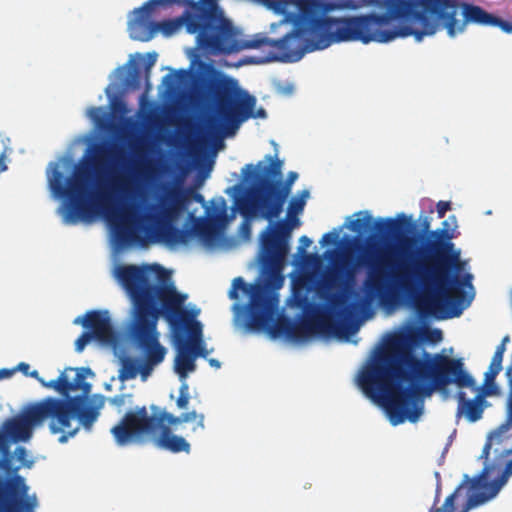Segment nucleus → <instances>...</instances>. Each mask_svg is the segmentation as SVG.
Segmentation results:
<instances>
[{
  "label": "nucleus",
  "instance_id": "nucleus-13",
  "mask_svg": "<svg viewBox=\"0 0 512 512\" xmlns=\"http://www.w3.org/2000/svg\"><path fill=\"white\" fill-rule=\"evenodd\" d=\"M300 0H260L259 3L264 5L266 8L272 10L274 13L278 15H283L284 20L286 22L293 24V29L283 36L280 39H270L268 37H264L261 34L255 35L253 39L244 40L241 39L240 36H237V45H245L255 43L257 45L251 47H245L246 49H256L261 46H269L273 48L277 54L270 56L268 60H281V61H298L300 60L305 53L312 52L310 49H303V51L298 52V48H294L298 46L300 42V36L295 35L297 30V21L298 16L300 15V9L298 6V2Z\"/></svg>",
  "mask_w": 512,
  "mask_h": 512
},
{
  "label": "nucleus",
  "instance_id": "nucleus-15",
  "mask_svg": "<svg viewBox=\"0 0 512 512\" xmlns=\"http://www.w3.org/2000/svg\"><path fill=\"white\" fill-rule=\"evenodd\" d=\"M292 231V227L285 222H277L274 227L269 225L263 234L262 248L264 252V261L267 265L272 267V270L268 274L266 285L264 288L268 291V287L274 290H278L283 286L284 277L282 276L280 269L282 262L288 251L287 239L289 238ZM251 290L256 285H248ZM257 286H262L258 284ZM270 297H276L267 292Z\"/></svg>",
  "mask_w": 512,
  "mask_h": 512
},
{
  "label": "nucleus",
  "instance_id": "nucleus-14",
  "mask_svg": "<svg viewBox=\"0 0 512 512\" xmlns=\"http://www.w3.org/2000/svg\"><path fill=\"white\" fill-rule=\"evenodd\" d=\"M155 420L152 424L155 433L154 445L162 450L169 451L171 453H190L191 446L189 442L182 436H178L173 433V429L177 430V427L183 423L194 422L192 426V432L204 430L205 417L203 414H198L196 411L182 413L179 416H175L166 411L154 412L150 415Z\"/></svg>",
  "mask_w": 512,
  "mask_h": 512
},
{
  "label": "nucleus",
  "instance_id": "nucleus-5",
  "mask_svg": "<svg viewBox=\"0 0 512 512\" xmlns=\"http://www.w3.org/2000/svg\"><path fill=\"white\" fill-rule=\"evenodd\" d=\"M116 277L134 305L129 335L145 354L139 373L146 379L166 355V348L159 343L156 331L158 318L160 315L167 321L175 318L186 296L179 294L173 284H165L167 271L158 264L119 266Z\"/></svg>",
  "mask_w": 512,
  "mask_h": 512
},
{
  "label": "nucleus",
  "instance_id": "nucleus-6",
  "mask_svg": "<svg viewBox=\"0 0 512 512\" xmlns=\"http://www.w3.org/2000/svg\"><path fill=\"white\" fill-rule=\"evenodd\" d=\"M88 375H94L89 367H67L53 380H40V384L58 392L61 397H45L33 404L32 418L38 425L47 424L52 434H60L59 442L65 443L76 435L83 426L90 430L99 417L103 406V397L93 405L88 396L92 385L85 381Z\"/></svg>",
  "mask_w": 512,
  "mask_h": 512
},
{
  "label": "nucleus",
  "instance_id": "nucleus-48",
  "mask_svg": "<svg viewBox=\"0 0 512 512\" xmlns=\"http://www.w3.org/2000/svg\"><path fill=\"white\" fill-rule=\"evenodd\" d=\"M188 72L186 70H178L175 74L177 81H181L183 78L187 76Z\"/></svg>",
  "mask_w": 512,
  "mask_h": 512
},
{
  "label": "nucleus",
  "instance_id": "nucleus-47",
  "mask_svg": "<svg viewBox=\"0 0 512 512\" xmlns=\"http://www.w3.org/2000/svg\"><path fill=\"white\" fill-rule=\"evenodd\" d=\"M208 362H209L210 366L215 369H219L221 367L220 361L215 358L208 359Z\"/></svg>",
  "mask_w": 512,
  "mask_h": 512
},
{
  "label": "nucleus",
  "instance_id": "nucleus-42",
  "mask_svg": "<svg viewBox=\"0 0 512 512\" xmlns=\"http://www.w3.org/2000/svg\"><path fill=\"white\" fill-rule=\"evenodd\" d=\"M505 346L504 344H500L496 347V350L494 352V355L493 357H496V359H502L503 360V355H504V352H505Z\"/></svg>",
  "mask_w": 512,
  "mask_h": 512
},
{
  "label": "nucleus",
  "instance_id": "nucleus-19",
  "mask_svg": "<svg viewBox=\"0 0 512 512\" xmlns=\"http://www.w3.org/2000/svg\"><path fill=\"white\" fill-rule=\"evenodd\" d=\"M25 479L15 475L4 482L0 478V509L5 512H35L36 495H28Z\"/></svg>",
  "mask_w": 512,
  "mask_h": 512
},
{
  "label": "nucleus",
  "instance_id": "nucleus-27",
  "mask_svg": "<svg viewBox=\"0 0 512 512\" xmlns=\"http://www.w3.org/2000/svg\"><path fill=\"white\" fill-rule=\"evenodd\" d=\"M309 192L304 190L300 197H294L290 200L288 205V217L289 221H281L288 223L292 229L299 225V219L296 217L298 213H301L304 209L306 198L308 197Z\"/></svg>",
  "mask_w": 512,
  "mask_h": 512
},
{
  "label": "nucleus",
  "instance_id": "nucleus-36",
  "mask_svg": "<svg viewBox=\"0 0 512 512\" xmlns=\"http://www.w3.org/2000/svg\"><path fill=\"white\" fill-rule=\"evenodd\" d=\"M338 273H339V270L335 269L332 273H330L328 276L325 277L324 286L326 288L330 289L334 286Z\"/></svg>",
  "mask_w": 512,
  "mask_h": 512
},
{
  "label": "nucleus",
  "instance_id": "nucleus-30",
  "mask_svg": "<svg viewBox=\"0 0 512 512\" xmlns=\"http://www.w3.org/2000/svg\"><path fill=\"white\" fill-rule=\"evenodd\" d=\"M141 84V72L137 66H133L129 69L125 85L131 89H139Z\"/></svg>",
  "mask_w": 512,
  "mask_h": 512
},
{
  "label": "nucleus",
  "instance_id": "nucleus-33",
  "mask_svg": "<svg viewBox=\"0 0 512 512\" xmlns=\"http://www.w3.org/2000/svg\"><path fill=\"white\" fill-rule=\"evenodd\" d=\"M338 237L339 235L337 232L326 233L322 236L320 243L322 245L336 244L338 242Z\"/></svg>",
  "mask_w": 512,
  "mask_h": 512
},
{
  "label": "nucleus",
  "instance_id": "nucleus-24",
  "mask_svg": "<svg viewBox=\"0 0 512 512\" xmlns=\"http://www.w3.org/2000/svg\"><path fill=\"white\" fill-rule=\"evenodd\" d=\"M32 414L33 409L30 405L22 417L8 419L3 425L5 433L14 441L27 440L31 435V429L39 426L37 420L32 418Z\"/></svg>",
  "mask_w": 512,
  "mask_h": 512
},
{
  "label": "nucleus",
  "instance_id": "nucleus-37",
  "mask_svg": "<svg viewBox=\"0 0 512 512\" xmlns=\"http://www.w3.org/2000/svg\"><path fill=\"white\" fill-rule=\"evenodd\" d=\"M355 280V270L353 268H349L345 270V289L350 287Z\"/></svg>",
  "mask_w": 512,
  "mask_h": 512
},
{
  "label": "nucleus",
  "instance_id": "nucleus-49",
  "mask_svg": "<svg viewBox=\"0 0 512 512\" xmlns=\"http://www.w3.org/2000/svg\"><path fill=\"white\" fill-rule=\"evenodd\" d=\"M410 242H411V239H409V238H405V239L401 242V245H400V251H401L402 253H404V251H405V249H404L405 245H406V244H409Z\"/></svg>",
  "mask_w": 512,
  "mask_h": 512
},
{
  "label": "nucleus",
  "instance_id": "nucleus-50",
  "mask_svg": "<svg viewBox=\"0 0 512 512\" xmlns=\"http://www.w3.org/2000/svg\"><path fill=\"white\" fill-rule=\"evenodd\" d=\"M29 376L32 377V378H35L37 379L39 382L40 380H43L40 376H39V373L37 370H34L32 372H29Z\"/></svg>",
  "mask_w": 512,
  "mask_h": 512
},
{
  "label": "nucleus",
  "instance_id": "nucleus-17",
  "mask_svg": "<svg viewBox=\"0 0 512 512\" xmlns=\"http://www.w3.org/2000/svg\"><path fill=\"white\" fill-rule=\"evenodd\" d=\"M154 422L146 406L137 407L126 412L119 423L111 429V433L119 446L129 445L145 436L154 442Z\"/></svg>",
  "mask_w": 512,
  "mask_h": 512
},
{
  "label": "nucleus",
  "instance_id": "nucleus-39",
  "mask_svg": "<svg viewBox=\"0 0 512 512\" xmlns=\"http://www.w3.org/2000/svg\"><path fill=\"white\" fill-rule=\"evenodd\" d=\"M299 242H300V246H299L300 253H304L305 249L308 248L312 244L311 239L307 236H302L300 238Z\"/></svg>",
  "mask_w": 512,
  "mask_h": 512
},
{
  "label": "nucleus",
  "instance_id": "nucleus-51",
  "mask_svg": "<svg viewBox=\"0 0 512 512\" xmlns=\"http://www.w3.org/2000/svg\"><path fill=\"white\" fill-rule=\"evenodd\" d=\"M422 227H423V231H427L430 227V222L429 220L426 218L424 219V221L422 222Z\"/></svg>",
  "mask_w": 512,
  "mask_h": 512
},
{
  "label": "nucleus",
  "instance_id": "nucleus-22",
  "mask_svg": "<svg viewBox=\"0 0 512 512\" xmlns=\"http://www.w3.org/2000/svg\"><path fill=\"white\" fill-rule=\"evenodd\" d=\"M82 325L89 329L94 339L105 345H114L117 342V334L112 325L109 312L106 310L90 311Z\"/></svg>",
  "mask_w": 512,
  "mask_h": 512
},
{
  "label": "nucleus",
  "instance_id": "nucleus-25",
  "mask_svg": "<svg viewBox=\"0 0 512 512\" xmlns=\"http://www.w3.org/2000/svg\"><path fill=\"white\" fill-rule=\"evenodd\" d=\"M177 355L175 358V371L181 379H185L189 372L196 369L195 355H192L189 350L176 338Z\"/></svg>",
  "mask_w": 512,
  "mask_h": 512
},
{
  "label": "nucleus",
  "instance_id": "nucleus-44",
  "mask_svg": "<svg viewBox=\"0 0 512 512\" xmlns=\"http://www.w3.org/2000/svg\"><path fill=\"white\" fill-rule=\"evenodd\" d=\"M16 370L21 371L24 375H29L30 365L25 362H21L18 364Z\"/></svg>",
  "mask_w": 512,
  "mask_h": 512
},
{
  "label": "nucleus",
  "instance_id": "nucleus-35",
  "mask_svg": "<svg viewBox=\"0 0 512 512\" xmlns=\"http://www.w3.org/2000/svg\"><path fill=\"white\" fill-rule=\"evenodd\" d=\"M437 213L439 218H443L447 211L451 209L450 202L447 201H439L436 205Z\"/></svg>",
  "mask_w": 512,
  "mask_h": 512
},
{
  "label": "nucleus",
  "instance_id": "nucleus-53",
  "mask_svg": "<svg viewBox=\"0 0 512 512\" xmlns=\"http://www.w3.org/2000/svg\"><path fill=\"white\" fill-rule=\"evenodd\" d=\"M4 445V436L0 433V448Z\"/></svg>",
  "mask_w": 512,
  "mask_h": 512
},
{
  "label": "nucleus",
  "instance_id": "nucleus-32",
  "mask_svg": "<svg viewBox=\"0 0 512 512\" xmlns=\"http://www.w3.org/2000/svg\"><path fill=\"white\" fill-rule=\"evenodd\" d=\"M94 339V336L89 332H83L75 341V350L77 352H82L86 345Z\"/></svg>",
  "mask_w": 512,
  "mask_h": 512
},
{
  "label": "nucleus",
  "instance_id": "nucleus-43",
  "mask_svg": "<svg viewBox=\"0 0 512 512\" xmlns=\"http://www.w3.org/2000/svg\"><path fill=\"white\" fill-rule=\"evenodd\" d=\"M430 333L432 341L438 342L442 340V331L440 329H433Z\"/></svg>",
  "mask_w": 512,
  "mask_h": 512
},
{
  "label": "nucleus",
  "instance_id": "nucleus-1",
  "mask_svg": "<svg viewBox=\"0 0 512 512\" xmlns=\"http://www.w3.org/2000/svg\"><path fill=\"white\" fill-rule=\"evenodd\" d=\"M48 174V182L53 194L67 201L62 213L63 222L75 225L78 222H91L101 215L111 227L115 241L120 247L133 244L145 245L150 242H163L168 245L184 244L189 239V231L179 229L173 221L186 207L188 194L179 184L165 183L163 194L158 198L157 213H148L144 220L135 219L127 207L116 204L115 195L127 196L130 193L129 181L125 177H114L106 184L99 183L94 192L88 190L90 169L88 165L76 166L72 176L65 178L57 163Z\"/></svg>",
  "mask_w": 512,
  "mask_h": 512
},
{
  "label": "nucleus",
  "instance_id": "nucleus-2",
  "mask_svg": "<svg viewBox=\"0 0 512 512\" xmlns=\"http://www.w3.org/2000/svg\"><path fill=\"white\" fill-rule=\"evenodd\" d=\"M429 0H300L296 34L299 51L333 43H387L412 36L424 39Z\"/></svg>",
  "mask_w": 512,
  "mask_h": 512
},
{
  "label": "nucleus",
  "instance_id": "nucleus-38",
  "mask_svg": "<svg viewBox=\"0 0 512 512\" xmlns=\"http://www.w3.org/2000/svg\"><path fill=\"white\" fill-rule=\"evenodd\" d=\"M493 446L494 445L491 443V441L487 440L479 458L483 459L486 462L489 458L490 450L492 449Z\"/></svg>",
  "mask_w": 512,
  "mask_h": 512
},
{
  "label": "nucleus",
  "instance_id": "nucleus-4",
  "mask_svg": "<svg viewBox=\"0 0 512 512\" xmlns=\"http://www.w3.org/2000/svg\"><path fill=\"white\" fill-rule=\"evenodd\" d=\"M443 228L431 232L435 241L431 243L434 253L409 265L405 261L392 264L388 254H380L376 259L366 257L363 264L368 268L363 283L368 301L379 299L389 301L395 293L411 294L420 285L425 291L421 301L429 313L436 314L448 310L449 316H459L464 307L465 285H471V274L462 279L460 250H456L451 242L453 234L448 228V221Z\"/></svg>",
  "mask_w": 512,
  "mask_h": 512
},
{
  "label": "nucleus",
  "instance_id": "nucleus-9",
  "mask_svg": "<svg viewBox=\"0 0 512 512\" xmlns=\"http://www.w3.org/2000/svg\"><path fill=\"white\" fill-rule=\"evenodd\" d=\"M204 97L212 111L207 118V128L213 134L233 135L242 122L251 117L266 116L263 108L253 114L255 97L240 89L237 81L230 77L210 79Z\"/></svg>",
  "mask_w": 512,
  "mask_h": 512
},
{
  "label": "nucleus",
  "instance_id": "nucleus-20",
  "mask_svg": "<svg viewBox=\"0 0 512 512\" xmlns=\"http://www.w3.org/2000/svg\"><path fill=\"white\" fill-rule=\"evenodd\" d=\"M355 215L357 218L351 221L349 228L358 235L375 230L376 234L382 237H398L411 224L410 219L404 214L398 215L397 218L378 219L375 222L367 211H359Z\"/></svg>",
  "mask_w": 512,
  "mask_h": 512
},
{
  "label": "nucleus",
  "instance_id": "nucleus-52",
  "mask_svg": "<svg viewBox=\"0 0 512 512\" xmlns=\"http://www.w3.org/2000/svg\"><path fill=\"white\" fill-rule=\"evenodd\" d=\"M195 200H196L197 202H202V201H203V196H202L201 194H196V195H195Z\"/></svg>",
  "mask_w": 512,
  "mask_h": 512
},
{
  "label": "nucleus",
  "instance_id": "nucleus-55",
  "mask_svg": "<svg viewBox=\"0 0 512 512\" xmlns=\"http://www.w3.org/2000/svg\"><path fill=\"white\" fill-rule=\"evenodd\" d=\"M375 236H376V235H371V236H369V238H368V239H369V240H372V239H374V238H375Z\"/></svg>",
  "mask_w": 512,
  "mask_h": 512
},
{
  "label": "nucleus",
  "instance_id": "nucleus-21",
  "mask_svg": "<svg viewBox=\"0 0 512 512\" xmlns=\"http://www.w3.org/2000/svg\"><path fill=\"white\" fill-rule=\"evenodd\" d=\"M196 313H190L189 311L182 309V305L179 306V314L175 315L171 321H168L171 325L176 326L183 324L187 330L188 337L184 335L177 336V339L189 350L195 358L202 357L207 358L209 352L206 348V344L203 340L202 324L194 320Z\"/></svg>",
  "mask_w": 512,
  "mask_h": 512
},
{
  "label": "nucleus",
  "instance_id": "nucleus-8",
  "mask_svg": "<svg viewBox=\"0 0 512 512\" xmlns=\"http://www.w3.org/2000/svg\"><path fill=\"white\" fill-rule=\"evenodd\" d=\"M283 161L277 157L266 155L264 161L256 166L247 164L242 169L246 180H252L251 201H237L240 212L248 215L250 207L257 210L266 220H273L282 213L284 204L290 194L291 186L298 178L296 172H289L285 181L282 180Z\"/></svg>",
  "mask_w": 512,
  "mask_h": 512
},
{
  "label": "nucleus",
  "instance_id": "nucleus-11",
  "mask_svg": "<svg viewBox=\"0 0 512 512\" xmlns=\"http://www.w3.org/2000/svg\"><path fill=\"white\" fill-rule=\"evenodd\" d=\"M238 290L250 296L247 324L251 329L265 331L273 338L285 336L294 341L308 339L300 321L294 322L287 317H282L275 321L278 300L276 297H270L264 287L255 286L251 290L242 277H237L232 282L229 297L237 299Z\"/></svg>",
  "mask_w": 512,
  "mask_h": 512
},
{
  "label": "nucleus",
  "instance_id": "nucleus-29",
  "mask_svg": "<svg viewBox=\"0 0 512 512\" xmlns=\"http://www.w3.org/2000/svg\"><path fill=\"white\" fill-rule=\"evenodd\" d=\"M139 373V365L133 359L127 358L122 361L119 378L121 380L134 379Z\"/></svg>",
  "mask_w": 512,
  "mask_h": 512
},
{
  "label": "nucleus",
  "instance_id": "nucleus-57",
  "mask_svg": "<svg viewBox=\"0 0 512 512\" xmlns=\"http://www.w3.org/2000/svg\"><path fill=\"white\" fill-rule=\"evenodd\" d=\"M253 1L259 3L260 0H253Z\"/></svg>",
  "mask_w": 512,
  "mask_h": 512
},
{
  "label": "nucleus",
  "instance_id": "nucleus-28",
  "mask_svg": "<svg viewBox=\"0 0 512 512\" xmlns=\"http://www.w3.org/2000/svg\"><path fill=\"white\" fill-rule=\"evenodd\" d=\"M502 359H496V357H492V361L490 363L488 371L485 373V385L488 386L487 389H491L496 393V386L494 384L495 378L502 370Z\"/></svg>",
  "mask_w": 512,
  "mask_h": 512
},
{
  "label": "nucleus",
  "instance_id": "nucleus-3",
  "mask_svg": "<svg viewBox=\"0 0 512 512\" xmlns=\"http://www.w3.org/2000/svg\"><path fill=\"white\" fill-rule=\"evenodd\" d=\"M413 334H398L384 351L358 375V385L372 401L381 404L393 425L405 420L416 422L422 408L421 396L443 391L449 385L478 391L474 378L464 369L462 359L425 353L419 358L412 350Z\"/></svg>",
  "mask_w": 512,
  "mask_h": 512
},
{
  "label": "nucleus",
  "instance_id": "nucleus-18",
  "mask_svg": "<svg viewBox=\"0 0 512 512\" xmlns=\"http://www.w3.org/2000/svg\"><path fill=\"white\" fill-rule=\"evenodd\" d=\"M471 480L467 475L464 481L448 495L441 506H437L440 488L436 490L433 506L429 512H469L471 509L487 502L481 490L471 489Z\"/></svg>",
  "mask_w": 512,
  "mask_h": 512
},
{
  "label": "nucleus",
  "instance_id": "nucleus-40",
  "mask_svg": "<svg viewBox=\"0 0 512 512\" xmlns=\"http://www.w3.org/2000/svg\"><path fill=\"white\" fill-rule=\"evenodd\" d=\"M111 404L120 407L124 405L125 403V396L124 395H117L110 399Z\"/></svg>",
  "mask_w": 512,
  "mask_h": 512
},
{
  "label": "nucleus",
  "instance_id": "nucleus-31",
  "mask_svg": "<svg viewBox=\"0 0 512 512\" xmlns=\"http://www.w3.org/2000/svg\"><path fill=\"white\" fill-rule=\"evenodd\" d=\"M190 400L189 386L187 383H182L179 389V397L177 398L176 404L179 409H186Z\"/></svg>",
  "mask_w": 512,
  "mask_h": 512
},
{
  "label": "nucleus",
  "instance_id": "nucleus-34",
  "mask_svg": "<svg viewBox=\"0 0 512 512\" xmlns=\"http://www.w3.org/2000/svg\"><path fill=\"white\" fill-rule=\"evenodd\" d=\"M117 154L110 150V149H100L97 153V155L94 157L95 162H99L101 160H104L108 157H114L116 158Z\"/></svg>",
  "mask_w": 512,
  "mask_h": 512
},
{
  "label": "nucleus",
  "instance_id": "nucleus-7",
  "mask_svg": "<svg viewBox=\"0 0 512 512\" xmlns=\"http://www.w3.org/2000/svg\"><path fill=\"white\" fill-rule=\"evenodd\" d=\"M178 4L186 6V0H149L141 7L133 11L134 17L129 21L128 31L130 38L136 41L148 42L157 32L169 37L177 33L182 27L186 32L195 35L196 45L206 53L231 54L227 46L206 27L204 21L198 14L188 7L179 16L174 19L163 20L160 22L151 21L154 10L157 6H168Z\"/></svg>",
  "mask_w": 512,
  "mask_h": 512
},
{
  "label": "nucleus",
  "instance_id": "nucleus-54",
  "mask_svg": "<svg viewBox=\"0 0 512 512\" xmlns=\"http://www.w3.org/2000/svg\"><path fill=\"white\" fill-rule=\"evenodd\" d=\"M508 341H509V337H508V336H505V337L502 339L501 344H504V345H505V344H506V342H508Z\"/></svg>",
  "mask_w": 512,
  "mask_h": 512
},
{
  "label": "nucleus",
  "instance_id": "nucleus-23",
  "mask_svg": "<svg viewBox=\"0 0 512 512\" xmlns=\"http://www.w3.org/2000/svg\"><path fill=\"white\" fill-rule=\"evenodd\" d=\"M494 391L487 389L486 391L479 392L473 399H467L466 393L458 391L456 399L458 402L456 416H464L468 422L474 423L483 417L485 408L488 402L485 399L486 395H493Z\"/></svg>",
  "mask_w": 512,
  "mask_h": 512
},
{
  "label": "nucleus",
  "instance_id": "nucleus-41",
  "mask_svg": "<svg viewBox=\"0 0 512 512\" xmlns=\"http://www.w3.org/2000/svg\"><path fill=\"white\" fill-rule=\"evenodd\" d=\"M148 57H149V60H148V62H147V64H146V68H145V69H146V74H147V75L149 74V70H150V68H151V67L155 64V62H156L157 54H156V53H151V54H149V55H148Z\"/></svg>",
  "mask_w": 512,
  "mask_h": 512
},
{
  "label": "nucleus",
  "instance_id": "nucleus-12",
  "mask_svg": "<svg viewBox=\"0 0 512 512\" xmlns=\"http://www.w3.org/2000/svg\"><path fill=\"white\" fill-rule=\"evenodd\" d=\"M327 300L329 308L308 303L304 317L299 320L301 326L308 338L318 335L348 339L357 330L349 322L357 304H346L344 296L339 293L330 294Z\"/></svg>",
  "mask_w": 512,
  "mask_h": 512
},
{
  "label": "nucleus",
  "instance_id": "nucleus-26",
  "mask_svg": "<svg viewBox=\"0 0 512 512\" xmlns=\"http://www.w3.org/2000/svg\"><path fill=\"white\" fill-rule=\"evenodd\" d=\"M512 429V397L507 399V415L504 422L494 431H492L487 440L491 441L493 445H503L510 438V431Z\"/></svg>",
  "mask_w": 512,
  "mask_h": 512
},
{
  "label": "nucleus",
  "instance_id": "nucleus-46",
  "mask_svg": "<svg viewBox=\"0 0 512 512\" xmlns=\"http://www.w3.org/2000/svg\"><path fill=\"white\" fill-rule=\"evenodd\" d=\"M13 373L14 370L0 369V380L11 377Z\"/></svg>",
  "mask_w": 512,
  "mask_h": 512
},
{
  "label": "nucleus",
  "instance_id": "nucleus-10",
  "mask_svg": "<svg viewBox=\"0 0 512 512\" xmlns=\"http://www.w3.org/2000/svg\"><path fill=\"white\" fill-rule=\"evenodd\" d=\"M469 23L496 26L512 34V22L497 17L478 5L460 0H429L424 38L444 30L450 38L463 34Z\"/></svg>",
  "mask_w": 512,
  "mask_h": 512
},
{
  "label": "nucleus",
  "instance_id": "nucleus-16",
  "mask_svg": "<svg viewBox=\"0 0 512 512\" xmlns=\"http://www.w3.org/2000/svg\"><path fill=\"white\" fill-rule=\"evenodd\" d=\"M186 7L193 9L204 21L206 27L227 46L228 52L235 53L244 50L245 45H237V36L241 32L233 25L232 21L225 17L223 10L218 5V0H186ZM255 43L246 44V47L255 46Z\"/></svg>",
  "mask_w": 512,
  "mask_h": 512
},
{
  "label": "nucleus",
  "instance_id": "nucleus-45",
  "mask_svg": "<svg viewBox=\"0 0 512 512\" xmlns=\"http://www.w3.org/2000/svg\"><path fill=\"white\" fill-rule=\"evenodd\" d=\"M6 154L5 151L0 154V173L7 170V165L5 163Z\"/></svg>",
  "mask_w": 512,
  "mask_h": 512
},
{
  "label": "nucleus",
  "instance_id": "nucleus-56",
  "mask_svg": "<svg viewBox=\"0 0 512 512\" xmlns=\"http://www.w3.org/2000/svg\"><path fill=\"white\" fill-rule=\"evenodd\" d=\"M300 302H306V298L301 299Z\"/></svg>",
  "mask_w": 512,
  "mask_h": 512
}]
</instances>
